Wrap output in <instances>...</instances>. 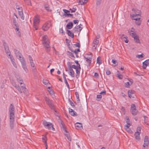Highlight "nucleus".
Returning <instances> with one entry per match:
<instances>
[{
    "mask_svg": "<svg viewBox=\"0 0 149 149\" xmlns=\"http://www.w3.org/2000/svg\"><path fill=\"white\" fill-rule=\"evenodd\" d=\"M141 128L140 127H138L137 128V131L136 132H140L141 133Z\"/></svg>",
    "mask_w": 149,
    "mask_h": 149,
    "instance_id": "nucleus-63",
    "label": "nucleus"
},
{
    "mask_svg": "<svg viewBox=\"0 0 149 149\" xmlns=\"http://www.w3.org/2000/svg\"><path fill=\"white\" fill-rule=\"evenodd\" d=\"M101 0H97L96 5L97 6L100 5Z\"/></svg>",
    "mask_w": 149,
    "mask_h": 149,
    "instance_id": "nucleus-57",
    "label": "nucleus"
},
{
    "mask_svg": "<svg viewBox=\"0 0 149 149\" xmlns=\"http://www.w3.org/2000/svg\"><path fill=\"white\" fill-rule=\"evenodd\" d=\"M13 22L14 26H17V25H18V23H17V20H16L15 18L14 17H13Z\"/></svg>",
    "mask_w": 149,
    "mask_h": 149,
    "instance_id": "nucleus-34",
    "label": "nucleus"
},
{
    "mask_svg": "<svg viewBox=\"0 0 149 149\" xmlns=\"http://www.w3.org/2000/svg\"><path fill=\"white\" fill-rule=\"evenodd\" d=\"M69 133L68 132V133H66L65 134V135L67 137V139L70 141H71V139L70 137V136H69Z\"/></svg>",
    "mask_w": 149,
    "mask_h": 149,
    "instance_id": "nucleus-47",
    "label": "nucleus"
},
{
    "mask_svg": "<svg viewBox=\"0 0 149 149\" xmlns=\"http://www.w3.org/2000/svg\"><path fill=\"white\" fill-rule=\"evenodd\" d=\"M76 10L77 9L76 8H73L72 9V11H71V13H72L75 12Z\"/></svg>",
    "mask_w": 149,
    "mask_h": 149,
    "instance_id": "nucleus-62",
    "label": "nucleus"
},
{
    "mask_svg": "<svg viewBox=\"0 0 149 149\" xmlns=\"http://www.w3.org/2000/svg\"><path fill=\"white\" fill-rule=\"evenodd\" d=\"M75 126L77 129H78L82 127V124L79 123H77L75 124Z\"/></svg>",
    "mask_w": 149,
    "mask_h": 149,
    "instance_id": "nucleus-24",
    "label": "nucleus"
},
{
    "mask_svg": "<svg viewBox=\"0 0 149 149\" xmlns=\"http://www.w3.org/2000/svg\"><path fill=\"white\" fill-rule=\"evenodd\" d=\"M92 56L91 54L90 55H86L84 57V59H88L92 60Z\"/></svg>",
    "mask_w": 149,
    "mask_h": 149,
    "instance_id": "nucleus-32",
    "label": "nucleus"
},
{
    "mask_svg": "<svg viewBox=\"0 0 149 149\" xmlns=\"http://www.w3.org/2000/svg\"><path fill=\"white\" fill-rule=\"evenodd\" d=\"M79 26V25H78L77 26H76L73 29L72 31L74 33H78V34L80 33V31L82 30L83 28Z\"/></svg>",
    "mask_w": 149,
    "mask_h": 149,
    "instance_id": "nucleus-7",
    "label": "nucleus"
},
{
    "mask_svg": "<svg viewBox=\"0 0 149 149\" xmlns=\"http://www.w3.org/2000/svg\"><path fill=\"white\" fill-rule=\"evenodd\" d=\"M66 42L67 45V46H69L70 44H69L70 40L67 39H66Z\"/></svg>",
    "mask_w": 149,
    "mask_h": 149,
    "instance_id": "nucleus-55",
    "label": "nucleus"
},
{
    "mask_svg": "<svg viewBox=\"0 0 149 149\" xmlns=\"http://www.w3.org/2000/svg\"><path fill=\"white\" fill-rule=\"evenodd\" d=\"M40 22V18L38 16H35L33 18V24H38Z\"/></svg>",
    "mask_w": 149,
    "mask_h": 149,
    "instance_id": "nucleus-15",
    "label": "nucleus"
},
{
    "mask_svg": "<svg viewBox=\"0 0 149 149\" xmlns=\"http://www.w3.org/2000/svg\"><path fill=\"white\" fill-rule=\"evenodd\" d=\"M68 69L70 70L69 73V74L72 77H74V72L72 68H71V67L69 68Z\"/></svg>",
    "mask_w": 149,
    "mask_h": 149,
    "instance_id": "nucleus-18",
    "label": "nucleus"
},
{
    "mask_svg": "<svg viewBox=\"0 0 149 149\" xmlns=\"http://www.w3.org/2000/svg\"><path fill=\"white\" fill-rule=\"evenodd\" d=\"M42 139L44 143H47V138L46 136L42 135Z\"/></svg>",
    "mask_w": 149,
    "mask_h": 149,
    "instance_id": "nucleus-33",
    "label": "nucleus"
},
{
    "mask_svg": "<svg viewBox=\"0 0 149 149\" xmlns=\"http://www.w3.org/2000/svg\"><path fill=\"white\" fill-rule=\"evenodd\" d=\"M111 62L116 65H118V62L116 60L114 59H112V60Z\"/></svg>",
    "mask_w": 149,
    "mask_h": 149,
    "instance_id": "nucleus-51",
    "label": "nucleus"
},
{
    "mask_svg": "<svg viewBox=\"0 0 149 149\" xmlns=\"http://www.w3.org/2000/svg\"><path fill=\"white\" fill-rule=\"evenodd\" d=\"M51 25V23L50 22H46L43 26L42 29L44 31H47L50 27Z\"/></svg>",
    "mask_w": 149,
    "mask_h": 149,
    "instance_id": "nucleus-8",
    "label": "nucleus"
},
{
    "mask_svg": "<svg viewBox=\"0 0 149 149\" xmlns=\"http://www.w3.org/2000/svg\"><path fill=\"white\" fill-rule=\"evenodd\" d=\"M149 144V141L148 140V137L146 136L144 139V144L143 145V148H147Z\"/></svg>",
    "mask_w": 149,
    "mask_h": 149,
    "instance_id": "nucleus-6",
    "label": "nucleus"
},
{
    "mask_svg": "<svg viewBox=\"0 0 149 149\" xmlns=\"http://www.w3.org/2000/svg\"><path fill=\"white\" fill-rule=\"evenodd\" d=\"M130 82H127L125 84V87L128 88L129 87V86L132 84L133 83L132 81H130Z\"/></svg>",
    "mask_w": 149,
    "mask_h": 149,
    "instance_id": "nucleus-30",
    "label": "nucleus"
},
{
    "mask_svg": "<svg viewBox=\"0 0 149 149\" xmlns=\"http://www.w3.org/2000/svg\"><path fill=\"white\" fill-rule=\"evenodd\" d=\"M134 38L136 42L140 43V41L139 40V37L138 36H134Z\"/></svg>",
    "mask_w": 149,
    "mask_h": 149,
    "instance_id": "nucleus-29",
    "label": "nucleus"
},
{
    "mask_svg": "<svg viewBox=\"0 0 149 149\" xmlns=\"http://www.w3.org/2000/svg\"><path fill=\"white\" fill-rule=\"evenodd\" d=\"M18 14L21 19L22 20H24V16L22 9V8H21L20 10L18 11Z\"/></svg>",
    "mask_w": 149,
    "mask_h": 149,
    "instance_id": "nucleus-16",
    "label": "nucleus"
},
{
    "mask_svg": "<svg viewBox=\"0 0 149 149\" xmlns=\"http://www.w3.org/2000/svg\"><path fill=\"white\" fill-rule=\"evenodd\" d=\"M43 124L44 126L46 127V128L48 129L49 130L52 129L54 131L55 130V129L53 127L52 124L48 122L45 120L43 122Z\"/></svg>",
    "mask_w": 149,
    "mask_h": 149,
    "instance_id": "nucleus-4",
    "label": "nucleus"
},
{
    "mask_svg": "<svg viewBox=\"0 0 149 149\" xmlns=\"http://www.w3.org/2000/svg\"><path fill=\"white\" fill-rule=\"evenodd\" d=\"M12 85L14 87H15L17 89V90L19 91V92L20 93H22V91H21V89L19 86L17 84L15 83L14 82H13L12 83Z\"/></svg>",
    "mask_w": 149,
    "mask_h": 149,
    "instance_id": "nucleus-13",
    "label": "nucleus"
},
{
    "mask_svg": "<svg viewBox=\"0 0 149 149\" xmlns=\"http://www.w3.org/2000/svg\"><path fill=\"white\" fill-rule=\"evenodd\" d=\"M6 44L5 43L3 44L6 53L8 54L10 53V52L8 47L6 46Z\"/></svg>",
    "mask_w": 149,
    "mask_h": 149,
    "instance_id": "nucleus-22",
    "label": "nucleus"
},
{
    "mask_svg": "<svg viewBox=\"0 0 149 149\" xmlns=\"http://www.w3.org/2000/svg\"><path fill=\"white\" fill-rule=\"evenodd\" d=\"M130 34L132 36L133 38H134V36H137L136 35V33L135 32L132 31H131Z\"/></svg>",
    "mask_w": 149,
    "mask_h": 149,
    "instance_id": "nucleus-38",
    "label": "nucleus"
},
{
    "mask_svg": "<svg viewBox=\"0 0 149 149\" xmlns=\"http://www.w3.org/2000/svg\"><path fill=\"white\" fill-rule=\"evenodd\" d=\"M8 57L10 58L12 63L15 61L13 57L10 54H9Z\"/></svg>",
    "mask_w": 149,
    "mask_h": 149,
    "instance_id": "nucleus-44",
    "label": "nucleus"
},
{
    "mask_svg": "<svg viewBox=\"0 0 149 149\" xmlns=\"http://www.w3.org/2000/svg\"><path fill=\"white\" fill-rule=\"evenodd\" d=\"M85 59L86 60L88 66H90V65L91 63V60L89 59Z\"/></svg>",
    "mask_w": 149,
    "mask_h": 149,
    "instance_id": "nucleus-42",
    "label": "nucleus"
},
{
    "mask_svg": "<svg viewBox=\"0 0 149 149\" xmlns=\"http://www.w3.org/2000/svg\"><path fill=\"white\" fill-rule=\"evenodd\" d=\"M45 98L47 105L51 109L54 110L55 112H56V111L55 110L54 106L52 102V100H50L49 98L46 97H45Z\"/></svg>",
    "mask_w": 149,
    "mask_h": 149,
    "instance_id": "nucleus-3",
    "label": "nucleus"
},
{
    "mask_svg": "<svg viewBox=\"0 0 149 149\" xmlns=\"http://www.w3.org/2000/svg\"><path fill=\"white\" fill-rule=\"evenodd\" d=\"M37 24H35L34 25V24H33V29L34 30H37L38 29V27L37 26Z\"/></svg>",
    "mask_w": 149,
    "mask_h": 149,
    "instance_id": "nucleus-56",
    "label": "nucleus"
},
{
    "mask_svg": "<svg viewBox=\"0 0 149 149\" xmlns=\"http://www.w3.org/2000/svg\"><path fill=\"white\" fill-rule=\"evenodd\" d=\"M60 126L61 128L63 129V131L66 133H68V131L66 130V128L65 125L63 121L61 120H60L59 122Z\"/></svg>",
    "mask_w": 149,
    "mask_h": 149,
    "instance_id": "nucleus-9",
    "label": "nucleus"
},
{
    "mask_svg": "<svg viewBox=\"0 0 149 149\" xmlns=\"http://www.w3.org/2000/svg\"><path fill=\"white\" fill-rule=\"evenodd\" d=\"M117 77L120 79H123V76L120 74L118 73L117 74Z\"/></svg>",
    "mask_w": 149,
    "mask_h": 149,
    "instance_id": "nucleus-52",
    "label": "nucleus"
},
{
    "mask_svg": "<svg viewBox=\"0 0 149 149\" xmlns=\"http://www.w3.org/2000/svg\"><path fill=\"white\" fill-rule=\"evenodd\" d=\"M102 97V95L100 94L99 95H97V101H100L101 100V99Z\"/></svg>",
    "mask_w": 149,
    "mask_h": 149,
    "instance_id": "nucleus-37",
    "label": "nucleus"
},
{
    "mask_svg": "<svg viewBox=\"0 0 149 149\" xmlns=\"http://www.w3.org/2000/svg\"><path fill=\"white\" fill-rule=\"evenodd\" d=\"M15 52L16 56L17 58H18V57H19V56H21V54L20 53L19 51L15 49Z\"/></svg>",
    "mask_w": 149,
    "mask_h": 149,
    "instance_id": "nucleus-31",
    "label": "nucleus"
},
{
    "mask_svg": "<svg viewBox=\"0 0 149 149\" xmlns=\"http://www.w3.org/2000/svg\"><path fill=\"white\" fill-rule=\"evenodd\" d=\"M143 54H142L140 55H138L136 56V57L138 58H142L143 57Z\"/></svg>",
    "mask_w": 149,
    "mask_h": 149,
    "instance_id": "nucleus-59",
    "label": "nucleus"
},
{
    "mask_svg": "<svg viewBox=\"0 0 149 149\" xmlns=\"http://www.w3.org/2000/svg\"><path fill=\"white\" fill-rule=\"evenodd\" d=\"M77 2L79 3L81 5H83L86 3V2H84L82 0H77Z\"/></svg>",
    "mask_w": 149,
    "mask_h": 149,
    "instance_id": "nucleus-49",
    "label": "nucleus"
},
{
    "mask_svg": "<svg viewBox=\"0 0 149 149\" xmlns=\"http://www.w3.org/2000/svg\"><path fill=\"white\" fill-rule=\"evenodd\" d=\"M49 42L45 43H43L45 47V48L46 51L47 52H49L50 50V45H49Z\"/></svg>",
    "mask_w": 149,
    "mask_h": 149,
    "instance_id": "nucleus-14",
    "label": "nucleus"
},
{
    "mask_svg": "<svg viewBox=\"0 0 149 149\" xmlns=\"http://www.w3.org/2000/svg\"><path fill=\"white\" fill-rule=\"evenodd\" d=\"M121 39L123 41H124L125 43H127L128 42V40H127V37L126 36H125L124 34H122L121 35Z\"/></svg>",
    "mask_w": 149,
    "mask_h": 149,
    "instance_id": "nucleus-17",
    "label": "nucleus"
},
{
    "mask_svg": "<svg viewBox=\"0 0 149 149\" xmlns=\"http://www.w3.org/2000/svg\"><path fill=\"white\" fill-rule=\"evenodd\" d=\"M73 23L72 22H69L66 25V28L68 29H71L73 26Z\"/></svg>",
    "mask_w": 149,
    "mask_h": 149,
    "instance_id": "nucleus-23",
    "label": "nucleus"
},
{
    "mask_svg": "<svg viewBox=\"0 0 149 149\" xmlns=\"http://www.w3.org/2000/svg\"><path fill=\"white\" fill-rule=\"evenodd\" d=\"M20 85V88L22 91V93L23 92L25 94L27 91V89L26 88L25 85L24 84H22Z\"/></svg>",
    "mask_w": 149,
    "mask_h": 149,
    "instance_id": "nucleus-12",
    "label": "nucleus"
},
{
    "mask_svg": "<svg viewBox=\"0 0 149 149\" xmlns=\"http://www.w3.org/2000/svg\"><path fill=\"white\" fill-rule=\"evenodd\" d=\"M80 50L79 49H75L74 51H72V52H73L75 54H78V52H80Z\"/></svg>",
    "mask_w": 149,
    "mask_h": 149,
    "instance_id": "nucleus-45",
    "label": "nucleus"
},
{
    "mask_svg": "<svg viewBox=\"0 0 149 149\" xmlns=\"http://www.w3.org/2000/svg\"><path fill=\"white\" fill-rule=\"evenodd\" d=\"M131 111L133 115H136L137 114V111L136 109V107L134 104H132L131 105Z\"/></svg>",
    "mask_w": 149,
    "mask_h": 149,
    "instance_id": "nucleus-5",
    "label": "nucleus"
},
{
    "mask_svg": "<svg viewBox=\"0 0 149 149\" xmlns=\"http://www.w3.org/2000/svg\"><path fill=\"white\" fill-rule=\"evenodd\" d=\"M72 52H70L69 51L67 52V54L69 56L70 58H71L72 59H74L75 58V57L73 53Z\"/></svg>",
    "mask_w": 149,
    "mask_h": 149,
    "instance_id": "nucleus-20",
    "label": "nucleus"
},
{
    "mask_svg": "<svg viewBox=\"0 0 149 149\" xmlns=\"http://www.w3.org/2000/svg\"><path fill=\"white\" fill-rule=\"evenodd\" d=\"M15 77L17 82L19 83L20 85H22L23 84V81L22 78L18 75H16Z\"/></svg>",
    "mask_w": 149,
    "mask_h": 149,
    "instance_id": "nucleus-11",
    "label": "nucleus"
},
{
    "mask_svg": "<svg viewBox=\"0 0 149 149\" xmlns=\"http://www.w3.org/2000/svg\"><path fill=\"white\" fill-rule=\"evenodd\" d=\"M85 59L86 60L88 66H90V65L91 63V60L89 59Z\"/></svg>",
    "mask_w": 149,
    "mask_h": 149,
    "instance_id": "nucleus-43",
    "label": "nucleus"
},
{
    "mask_svg": "<svg viewBox=\"0 0 149 149\" xmlns=\"http://www.w3.org/2000/svg\"><path fill=\"white\" fill-rule=\"evenodd\" d=\"M22 65V68H23V69L25 71L27 72V69L26 68V62L23 63H21Z\"/></svg>",
    "mask_w": 149,
    "mask_h": 149,
    "instance_id": "nucleus-28",
    "label": "nucleus"
},
{
    "mask_svg": "<svg viewBox=\"0 0 149 149\" xmlns=\"http://www.w3.org/2000/svg\"><path fill=\"white\" fill-rule=\"evenodd\" d=\"M140 132H136L135 134H134V136H135V138L137 140H139L140 139Z\"/></svg>",
    "mask_w": 149,
    "mask_h": 149,
    "instance_id": "nucleus-26",
    "label": "nucleus"
},
{
    "mask_svg": "<svg viewBox=\"0 0 149 149\" xmlns=\"http://www.w3.org/2000/svg\"><path fill=\"white\" fill-rule=\"evenodd\" d=\"M10 114V125L11 129L13 128L15 118V109L14 106L11 104L9 110Z\"/></svg>",
    "mask_w": 149,
    "mask_h": 149,
    "instance_id": "nucleus-1",
    "label": "nucleus"
},
{
    "mask_svg": "<svg viewBox=\"0 0 149 149\" xmlns=\"http://www.w3.org/2000/svg\"><path fill=\"white\" fill-rule=\"evenodd\" d=\"M66 31L67 32V34L69 36L71 37L72 38H74V35L73 33L71 32L70 30H67Z\"/></svg>",
    "mask_w": 149,
    "mask_h": 149,
    "instance_id": "nucleus-27",
    "label": "nucleus"
},
{
    "mask_svg": "<svg viewBox=\"0 0 149 149\" xmlns=\"http://www.w3.org/2000/svg\"><path fill=\"white\" fill-rule=\"evenodd\" d=\"M30 63L31 65V67H34L35 64L33 61L30 62Z\"/></svg>",
    "mask_w": 149,
    "mask_h": 149,
    "instance_id": "nucleus-64",
    "label": "nucleus"
},
{
    "mask_svg": "<svg viewBox=\"0 0 149 149\" xmlns=\"http://www.w3.org/2000/svg\"><path fill=\"white\" fill-rule=\"evenodd\" d=\"M99 40L96 39H95L93 42V45H97L99 43Z\"/></svg>",
    "mask_w": 149,
    "mask_h": 149,
    "instance_id": "nucleus-36",
    "label": "nucleus"
},
{
    "mask_svg": "<svg viewBox=\"0 0 149 149\" xmlns=\"http://www.w3.org/2000/svg\"><path fill=\"white\" fill-rule=\"evenodd\" d=\"M100 94L102 95H105L106 94V91L105 90L102 91L100 93Z\"/></svg>",
    "mask_w": 149,
    "mask_h": 149,
    "instance_id": "nucleus-54",
    "label": "nucleus"
},
{
    "mask_svg": "<svg viewBox=\"0 0 149 149\" xmlns=\"http://www.w3.org/2000/svg\"><path fill=\"white\" fill-rule=\"evenodd\" d=\"M69 112L72 116H77V113L74 112V110L71 109H69Z\"/></svg>",
    "mask_w": 149,
    "mask_h": 149,
    "instance_id": "nucleus-21",
    "label": "nucleus"
},
{
    "mask_svg": "<svg viewBox=\"0 0 149 149\" xmlns=\"http://www.w3.org/2000/svg\"><path fill=\"white\" fill-rule=\"evenodd\" d=\"M45 9L47 11H51L50 8H49V6H45Z\"/></svg>",
    "mask_w": 149,
    "mask_h": 149,
    "instance_id": "nucleus-60",
    "label": "nucleus"
},
{
    "mask_svg": "<svg viewBox=\"0 0 149 149\" xmlns=\"http://www.w3.org/2000/svg\"><path fill=\"white\" fill-rule=\"evenodd\" d=\"M68 100L70 104V105L72 107H75V105L74 104V103L72 102V101L70 100V98L68 99Z\"/></svg>",
    "mask_w": 149,
    "mask_h": 149,
    "instance_id": "nucleus-50",
    "label": "nucleus"
},
{
    "mask_svg": "<svg viewBox=\"0 0 149 149\" xmlns=\"http://www.w3.org/2000/svg\"><path fill=\"white\" fill-rule=\"evenodd\" d=\"M18 58H19V61L21 63H23H23H24V62H26L24 60V58L22 57L21 56L18 57Z\"/></svg>",
    "mask_w": 149,
    "mask_h": 149,
    "instance_id": "nucleus-35",
    "label": "nucleus"
},
{
    "mask_svg": "<svg viewBox=\"0 0 149 149\" xmlns=\"http://www.w3.org/2000/svg\"><path fill=\"white\" fill-rule=\"evenodd\" d=\"M149 63V59L146 60L143 63V69H146Z\"/></svg>",
    "mask_w": 149,
    "mask_h": 149,
    "instance_id": "nucleus-19",
    "label": "nucleus"
},
{
    "mask_svg": "<svg viewBox=\"0 0 149 149\" xmlns=\"http://www.w3.org/2000/svg\"><path fill=\"white\" fill-rule=\"evenodd\" d=\"M130 126V125H125L124 127L125 130H127V129H128L129 128V127Z\"/></svg>",
    "mask_w": 149,
    "mask_h": 149,
    "instance_id": "nucleus-61",
    "label": "nucleus"
},
{
    "mask_svg": "<svg viewBox=\"0 0 149 149\" xmlns=\"http://www.w3.org/2000/svg\"><path fill=\"white\" fill-rule=\"evenodd\" d=\"M126 122L127 123V125H130V121L128 117L127 116H126Z\"/></svg>",
    "mask_w": 149,
    "mask_h": 149,
    "instance_id": "nucleus-40",
    "label": "nucleus"
},
{
    "mask_svg": "<svg viewBox=\"0 0 149 149\" xmlns=\"http://www.w3.org/2000/svg\"><path fill=\"white\" fill-rule=\"evenodd\" d=\"M43 40L44 41V42H43V43H45L49 42L48 41V37L46 36H45L43 37Z\"/></svg>",
    "mask_w": 149,
    "mask_h": 149,
    "instance_id": "nucleus-25",
    "label": "nucleus"
},
{
    "mask_svg": "<svg viewBox=\"0 0 149 149\" xmlns=\"http://www.w3.org/2000/svg\"><path fill=\"white\" fill-rule=\"evenodd\" d=\"M71 68H73L74 69L76 70L77 69H79V67L77 66L74 65H72L71 67Z\"/></svg>",
    "mask_w": 149,
    "mask_h": 149,
    "instance_id": "nucleus-53",
    "label": "nucleus"
},
{
    "mask_svg": "<svg viewBox=\"0 0 149 149\" xmlns=\"http://www.w3.org/2000/svg\"><path fill=\"white\" fill-rule=\"evenodd\" d=\"M43 83L45 85H47L48 84H49V81L46 79H43Z\"/></svg>",
    "mask_w": 149,
    "mask_h": 149,
    "instance_id": "nucleus-39",
    "label": "nucleus"
},
{
    "mask_svg": "<svg viewBox=\"0 0 149 149\" xmlns=\"http://www.w3.org/2000/svg\"><path fill=\"white\" fill-rule=\"evenodd\" d=\"M144 123L148 125H149V123H148L147 122V121H146V118H147V117L146 116H144Z\"/></svg>",
    "mask_w": 149,
    "mask_h": 149,
    "instance_id": "nucleus-58",
    "label": "nucleus"
},
{
    "mask_svg": "<svg viewBox=\"0 0 149 149\" xmlns=\"http://www.w3.org/2000/svg\"><path fill=\"white\" fill-rule=\"evenodd\" d=\"M141 14V11H138V14H133L132 16L133 19L136 21V23L139 26L140 25L141 23V21L140 20Z\"/></svg>",
    "mask_w": 149,
    "mask_h": 149,
    "instance_id": "nucleus-2",
    "label": "nucleus"
},
{
    "mask_svg": "<svg viewBox=\"0 0 149 149\" xmlns=\"http://www.w3.org/2000/svg\"><path fill=\"white\" fill-rule=\"evenodd\" d=\"M129 97L130 98H133L135 96V91L132 90H129L128 91Z\"/></svg>",
    "mask_w": 149,
    "mask_h": 149,
    "instance_id": "nucleus-10",
    "label": "nucleus"
},
{
    "mask_svg": "<svg viewBox=\"0 0 149 149\" xmlns=\"http://www.w3.org/2000/svg\"><path fill=\"white\" fill-rule=\"evenodd\" d=\"M64 81H65V83L66 85L67 86V87H68V88L69 89H70V87H69V85L67 81V79H66V78H64Z\"/></svg>",
    "mask_w": 149,
    "mask_h": 149,
    "instance_id": "nucleus-46",
    "label": "nucleus"
},
{
    "mask_svg": "<svg viewBox=\"0 0 149 149\" xmlns=\"http://www.w3.org/2000/svg\"><path fill=\"white\" fill-rule=\"evenodd\" d=\"M97 63H98L99 65L102 63L101 60L100 59V57L99 56L97 58Z\"/></svg>",
    "mask_w": 149,
    "mask_h": 149,
    "instance_id": "nucleus-41",
    "label": "nucleus"
},
{
    "mask_svg": "<svg viewBox=\"0 0 149 149\" xmlns=\"http://www.w3.org/2000/svg\"><path fill=\"white\" fill-rule=\"evenodd\" d=\"M63 11L64 12L65 15L66 16H67L68 13L70 12L69 11L65 9H64L63 10Z\"/></svg>",
    "mask_w": 149,
    "mask_h": 149,
    "instance_id": "nucleus-48",
    "label": "nucleus"
}]
</instances>
